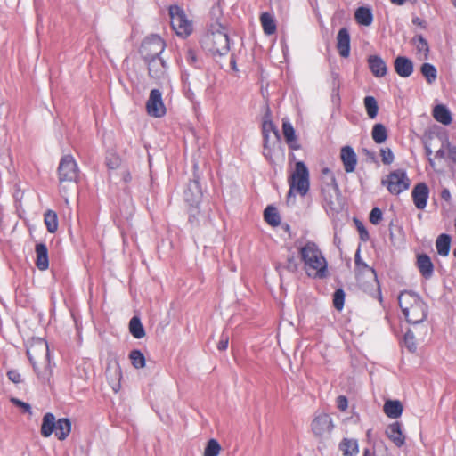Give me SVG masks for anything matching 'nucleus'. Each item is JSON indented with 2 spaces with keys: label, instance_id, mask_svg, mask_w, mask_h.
<instances>
[{
  "label": "nucleus",
  "instance_id": "obj_1",
  "mask_svg": "<svg viewBox=\"0 0 456 456\" xmlns=\"http://www.w3.org/2000/svg\"><path fill=\"white\" fill-rule=\"evenodd\" d=\"M211 14L216 16V20L210 22L207 32L200 40L201 47L212 55L224 56L230 51V38L226 27L220 22L221 10L219 5L214 6Z\"/></svg>",
  "mask_w": 456,
  "mask_h": 456
},
{
  "label": "nucleus",
  "instance_id": "obj_2",
  "mask_svg": "<svg viewBox=\"0 0 456 456\" xmlns=\"http://www.w3.org/2000/svg\"><path fill=\"white\" fill-rule=\"evenodd\" d=\"M398 303L407 322L419 324L427 319L428 305L418 293L403 290L398 296Z\"/></svg>",
  "mask_w": 456,
  "mask_h": 456
},
{
  "label": "nucleus",
  "instance_id": "obj_3",
  "mask_svg": "<svg viewBox=\"0 0 456 456\" xmlns=\"http://www.w3.org/2000/svg\"><path fill=\"white\" fill-rule=\"evenodd\" d=\"M305 270L308 276L324 278L327 276L328 264L322 252L314 241H307L299 249Z\"/></svg>",
  "mask_w": 456,
  "mask_h": 456
},
{
  "label": "nucleus",
  "instance_id": "obj_4",
  "mask_svg": "<svg viewBox=\"0 0 456 456\" xmlns=\"http://www.w3.org/2000/svg\"><path fill=\"white\" fill-rule=\"evenodd\" d=\"M289 191L287 195V201L289 202L295 198V191L305 196L309 191V171L303 161L296 163L295 170L289 178Z\"/></svg>",
  "mask_w": 456,
  "mask_h": 456
},
{
  "label": "nucleus",
  "instance_id": "obj_5",
  "mask_svg": "<svg viewBox=\"0 0 456 456\" xmlns=\"http://www.w3.org/2000/svg\"><path fill=\"white\" fill-rule=\"evenodd\" d=\"M170 23L175 34L182 37H188L193 31L191 20L187 18L184 10L178 5H170L168 8Z\"/></svg>",
  "mask_w": 456,
  "mask_h": 456
},
{
  "label": "nucleus",
  "instance_id": "obj_6",
  "mask_svg": "<svg viewBox=\"0 0 456 456\" xmlns=\"http://www.w3.org/2000/svg\"><path fill=\"white\" fill-rule=\"evenodd\" d=\"M381 184L386 185L391 194L399 195L409 189L411 182L405 170L396 169L390 172L386 179H382Z\"/></svg>",
  "mask_w": 456,
  "mask_h": 456
},
{
  "label": "nucleus",
  "instance_id": "obj_7",
  "mask_svg": "<svg viewBox=\"0 0 456 456\" xmlns=\"http://www.w3.org/2000/svg\"><path fill=\"white\" fill-rule=\"evenodd\" d=\"M165 48V41L158 35H151L142 42L139 53L144 61L162 56Z\"/></svg>",
  "mask_w": 456,
  "mask_h": 456
},
{
  "label": "nucleus",
  "instance_id": "obj_8",
  "mask_svg": "<svg viewBox=\"0 0 456 456\" xmlns=\"http://www.w3.org/2000/svg\"><path fill=\"white\" fill-rule=\"evenodd\" d=\"M57 171L60 183L77 182L79 173L77 163L71 154L61 157Z\"/></svg>",
  "mask_w": 456,
  "mask_h": 456
},
{
  "label": "nucleus",
  "instance_id": "obj_9",
  "mask_svg": "<svg viewBox=\"0 0 456 456\" xmlns=\"http://www.w3.org/2000/svg\"><path fill=\"white\" fill-rule=\"evenodd\" d=\"M39 349L42 353H45L46 358L49 357V349L47 342L43 339H38L35 346H31V347L27 349V356L32 364L33 370L37 375V378L41 379L43 382L49 381L51 371L48 369H45L44 371H39L37 362L32 355V350Z\"/></svg>",
  "mask_w": 456,
  "mask_h": 456
},
{
  "label": "nucleus",
  "instance_id": "obj_10",
  "mask_svg": "<svg viewBox=\"0 0 456 456\" xmlns=\"http://www.w3.org/2000/svg\"><path fill=\"white\" fill-rule=\"evenodd\" d=\"M146 110L150 116L161 118L166 112V107L162 99V93L159 89H152L146 102Z\"/></svg>",
  "mask_w": 456,
  "mask_h": 456
},
{
  "label": "nucleus",
  "instance_id": "obj_11",
  "mask_svg": "<svg viewBox=\"0 0 456 456\" xmlns=\"http://www.w3.org/2000/svg\"><path fill=\"white\" fill-rule=\"evenodd\" d=\"M147 66L148 75L155 80L165 79L167 76L168 64L163 56L144 61Z\"/></svg>",
  "mask_w": 456,
  "mask_h": 456
},
{
  "label": "nucleus",
  "instance_id": "obj_12",
  "mask_svg": "<svg viewBox=\"0 0 456 456\" xmlns=\"http://www.w3.org/2000/svg\"><path fill=\"white\" fill-rule=\"evenodd\" d=\"M311 428L316 437L320 439L324 438L329 436L333 429L332 419L326 413L319 414L312 421Z\"/></svg>",
  "mask_w": 456,
  "mask_h": 456
},
{
  "label": "nucleus",
  "instance_id": "obj_13",
  "mask_svg": "<svg viewBox=\"0 0 456 456\" xmlns=\"http://www.w3.org/2000/svg\"><path fill=\"white\" fill-rule=\"evenodd\" d=\"M202 197V191L198 179L191 180L184 191V200L190 207H199Z\"/></svg>",
  "mask_w": 456,
  "mask_h": 456
},
{
  "label": "nucleus",
  "instance_id": "obj_14",
  "mask_svg": "<svg viewBox=\"0 0 456 456\" xmlns=\"http://www.w3.org/2000/svg\"><path fill=\"white\" fill-rule=\"evenodd\" d=\"M411 197L415 207L418 209H424L427 207L429 198V188L425 183H417L411 191Z\"/></svg>",
  "mask_w": 456,
  "mask_h": 456
},
{
  "label": "nucleus",
  "instance_id": "obj_15",
  "mask_svg": "<svg viewBox=\"0 0 456 456\" xmlns=\"http://www.w3.org/2000/svg\"><path fill=\"white\" fill-rule=\"evenodd\" d=\"M340 158L346 173H352L355 170L357 164V156L351 146H344L341 148Z\"/></svg>",
  "mask_w": 456,
  "mask_h": 456
},
{
  "label": "nucleus",
  "instance_id": "obj_16",
  "mask_svg": "<svg viewBox=\"0 0 456 456\" xmlns=\"http://www.w3.org/2000/svg\"><path fill=\"white\" fill-rule=\"evenodd\" d=\"M368 67L376 77H383L387 73V66L385 61L377 54L370 55L367 59Z\"/></svg>",
  "mask_w": 456,
  "mask_h": 456
},
{
  "label": "nucleus",
  "instance_id": "obj_17",
  "mask_svg": "<svg viewBox=\"0 0 456 456\" xmlns=\"http://www.w3.org/2000/svg\"><path fill=\"white\" fill-rule=\"evenodd\" d=\"M394 68L401 77H409L413 73V62L406 56H397L394 61Z\"/></svg>",
  "mask_w": 456,
  "mask_h": 456
},
{
  "label": "nucleus",
  "instance_id": "obj_18",
  "mask_svg": "<svg viewBox=\"0 0 456 456\" xmlns=\"http://www.w3.org/2000/svg\"><path fill=\"white\" fill-rule=\"evenodd\" d=\"M337 48L338 53L343 58H347L350 54V34L347 28H342L337 35Z\"/></svg>",
  "mask_w": 456,
  "mask_h": 456
},
{
  "label": "nucleus",
  "instance_id": "obj_19",
  "mask_svg": "<svg viewBox=\"0 0 456 456\" xmlns=\"http://www.w3.org/2000/svg\"><path fill=\"white\" fill-rule=\"evenodd\" d=\"M416 265L422 277L426 280H428L433 276L434 265L431 258L427 254L421 253L417 255Z\"/></svg>",
  "mask_w": 456,
  "mask_h": 456
},
{
  "label": "nucleus",
  "instance_id": "obj_20",
  "mask_svg": "<svg viewBox=\"0 0 456 456\" xmlns=\"http://www.w3.org/2000/svg\"><path fill=\"white\" fill-rule=\"evenodd\" d=\"M386 435L397 447H402L405 443V436L402 431V425L398 421H395L387 427Z\"/></svg>",
  "mask_w": 456,
  "mask_h": 456
},
{
  "label": "nucleus",
  "instance_id": "obj_21",
  "mask_svg": "<svg viewBox=\"0 0 456 456\" xmlns=\"http://www.w3.org/2000/svg\"><path fill=\"white\" fill-rule=\"evenodd\" d=\"M355 276L359 282L366 280V282H378V277L374 268L368 265L365 262L355 267Z\"/></svg>",
  "mask_w": 456,
  "mask_h": 456
},
{
  "label": "nucleus",
  "instance_id": "obj_22",
  "mask_svg": "<svg viewBox=\"0 0 456 456\" xmlns=\"http://www.w3.org/2000/svg\"><path fill=\"white\" fill-rule=\"evenodd\" d=\"M37 255L36 265L40 271H45L49 267L48 249L45 243H37L35 247Z\"/></svg>",
  "mask_w": 456,
  "mask_h": 456
},
{
  "label": "nucleus",
  "instance_id": "obj_23",
  "mask_svg": "<svg viewBox=\"0 0 456 456\" xmlns=\"http://www.w3.org/2000/svg\"><path fill=\"white\" fill-rule=\"evenodd\" d=\"M71 420L69 418H61L57 420L55 431V436L58 440H65L71 432Z\"/></svg>",
  "mask_w": 456,
  "mask_h": 456
},
{
  "label": "nucleus",
  "instance_id": "obj_24",
  "mask_svg": "<svg viewBox=\"0 0 456 456\" xmlns=\"http://www.w3.org/2000/svg\"><path fill=\"white\" fill-rule=\"evenodd\" d=\"M56 419L53 413L46 412L43 416L42 425H41V435L44 437H49L54 432L56 428Z\"/></svg>",
  "mask_w": 456,
  "mask_h": 456
},
{
  "label": "nucleus",
  "instance_id": "obj_25",
  "mask_svg": "<svg viewBox=\"0 0 456 456\" xmlns=\"http://www.w3.org/2000/svg\"><path fill=\"white\" fill-rule=\"evenodd\" d=\"M411 43L415 46L419 59L428 60L430 50L427 39L422 35H417L412 38Z\"/></svg>",
  "mask_w": 456,
  "mask_h": 456
},
{
  "label": "nucleus",
  "instance_id": "obj_26",
  "mask_svg": "<svg viewBox=\"0 0 456 456\" xmlns=\"http://www.w3.org/2000/svg\"><path fill=\"white\" fill-rule=\"evenodd\" d=\"M403 404L398 400H387L384 404V412L388 418L397 419L403 413Z\"/></svg>",
  "mask_w": 456,
  "mask_h": 456
},
{
  "label": "nucleus",
  "instance_id": "obj_27",
  "mask_svg": "<svg viewBox=\"0 0 456 456\" xmlns=\"http://www.w3.org/2000/svg\"><path fill=\"white\" fill-rule=\"evenodd\" d=\"M433 116L439 123L448 126L452 123V114L447 107L444 105H436L433 110Z\"/></svg>",
  "mask_w": 456,
  "mask_h": 456
},
{
  "label": "nucleus",
  "instance_id": "obj_28",
  "mask_svg": "<svg viewBox=\"0 0 456 456\" xmlns=\"http://www.w3.org/2000/svg\"><path fill=\"white\" fill-rule=\"evenodd\" d=\"M354 17L357 23L362 26H370L373 21V14L369 7L361 6L357 8Z\"/></svg>",
  "mask_w": 456,
  "mask_h": 456
},
{
  "label": "nucleus",
  "instance_id": "obj_29",
  "mask_svg": "<svg viewBox=\"0 0 456 456\" xmlns=\"http://www.w3.org/2000/svg\"><path fill=\"white\" fill-rule=\"evenodd\" d=\"M437 253L442 256H447L451 248V236L446 233L440 234L436 241Z\"/></svg>",
  "mask_w": 456,
  "mask_h": 456
},
{
  "label": "nucleus",
  "instance_id": "obj_30",
  "mask_svg": "<svg viewBox=\"0 0 456 456\" xmlns=\"http://www.w3.org/2000/svg\"><path fill=\"white\" fill-rule=\"evenodd\" d=\"M264 217L265 222L273 227L278 226L281 223V216L277 208L271 205L265 208Z\"/></svg>",
  "mask_w": 456,
  "mask_h": 456
},
{
  "label": "nucleus",
  "instance_id": "obj_31",
  "mask_svg": "<svg viewBox=\"0 0 456 456\" xmlns=\"http://www.w3.org/2000/svg\"><path fill=\"white\" fill-rule=\"evenodd\" d=\"M260 21L264 32L266 35H273L276 31V23L273 17L268 12H263L260 16Z\"/></svg>",
  "mask_w": 456,
  "mask_h": 456
},
{
  "label": "nucleus",
  "instance_id": "obj_32",
  "mask_svg": "<svg viewBox=\"0 0 456 456\" xmlns=\"http://www.w3.org/2000/svg\"><path fill=\"white\" fill-rule=\"evenodd\" d=\"M44 222L46 226L47 231L50 233H54L58 229V216L55 211L48 209L44 214Z\"/></svg>",
  "mask_w": 456,
  "mask_h": 456
},
{
  "label": "nucleus",
  "instance_id": "obj_33",
  "mask_svg": "<svg viewBox=\"0 0 456 456\" xmlns=\"http://www.w3.org/2000/svg\"><path fill=\"white\" fill-rule=\"evenodd\" d=\"M129 331L135 338H142L145 336V330L138 316H134L129 322Z\"/></svg>",
  "mask_w": 456,
  "mask_h": 456
},
{
  "label": "nucleus",
  "instance_id": "obj_34",
  "mask_svg": "<svg viewBox=\"0 0 456 456\" xmlns=\"http://www.w3.org/2000/svg\"><path fill=\"white\" fill-rule=\"evenodd\" d=\"M331 191H338V186L337 184L335 176H331V183H327L325 187H322V194L323 196V200L330 208L333 205V195L330 192Z\"/></svg>",
  "mask_w": 456,
  "mask_h": 456
},
{
  "label": "nucleus",
  "instance_id": "obj_35",
  "mask_svg": "<svg viewBox=\"0 0 456 456\" xmlns=\"http://www.w3.org/2000/svg\"><path fill=\"white\" fill-rule=\"evenodd\" d=\"M371 135L373 141L376 143L380 144L387 139V130L383 124L378 123L373 126Z\"/></svg>",
  "mask_w": 456,
  "mask_h": 456
},
{
  "label": "nucleus",
  "instance_id": "obj_36",
  "mask_svg": "<svg viewBox=\"0 0 456 456\" xmlns=\"http://www.w3.org/2000/svg\"><path fill=\"white\" fill-rule=\"evenodd\" d=\"M421 74L426 78L428 84H433L437 77V70L436 68L428 62H425L421 65L420 68Z\"/></svg>",
  "mask_w": 456,
  "mask_h": 456
},
{
  "label": "nucleus",
  "instance_id": "obj_37",
  "mask_svg": "<svg viewBox=\"0 0 456 456\" xmlns=\"http://www.w3.org/2000/svg\"><path fill=\"white\" fill-rule=\"evenodd\" d=\"M366 112L370 118L374 119L379 112L378 102L374 96L368 95L363 100Z\"/></svg>",
  "mask_w": 456,
  "mask_h": 456
},
{
  "label": "nucleus",
  "instance_id": "obj_38",
  "mask_svg": "<svg viewBox=\"0 0 456 456\" xmlns=\"http://www.w3.org/2000/svg\"><path fill=\"white\" fill-rule=\"evenodd\" d=\"M345 456H354L358 453V443L354 439L345 438L340 444Z\"/></svg>",
  "mask_w": 456,
  "mask_h": 456
},
{
  "label": "nucleus",
  "instance_id": "obj_39",
  "mask_svg": "<svg viewBox=\"0 0 456 456\" xmlns=\"http://www.w3.org/2000/svg\"><path fill=\"white\" fill-rule=\"evenodd\" d=\"M271 133H273L275 138V143L278 147L281 145V135L279 130L276 128L272 120L265 119L262 124V134L270 135Z\"/></svg>",
  "mask_w": 456,
  "mask_h": 456
},
{
  "label": "nucleus",
  "instance_id": "obj_40",
  "mask_svg": "<svg viewBox=\"0 0 456 456\" xmlns=\"http://www.w3.org/2000/svg\"><path fill=\"white\" fill-rule=\"evenodd\" d=\"M129 359L131 360L132 365L135 369H141L145 366L146 361L145 356L139 349H134L129 353Z\"/></svg>",
  "mask_w": 456,
  "mask_h": 456
},
{
  "label": "nucleus",
  "instance_id": "obj_41",
  "mask_svg": "<svg viewBox=\"0 0 456 456\" xmlns=\"http://www.w3.org/2000/svg\"><path fill=\"white\" fill-rule=\"evenodd\" d=\"M339 88L340 81L338 74L333 72L331 81V101L336 105L340 103Z\"/></svg>",
  "mask_w": 456,
  "mask_h": 456
},
{
  "label": "nucleus",
  "instance_id": "obj_42",
  "mask_svg": "<svg viewBox=\"0 0 456 456\" xmlns=\"http://www.w3.org/2000/svg\"><path fill=\"white\" fill-rule=\"evenodd\" d=\"M221 451V445L217 440L211 438L208 441L204 450V456H218Z\"/></svg>",
  "mask_w": 456,
  "mask_h": 456
},
{
  "label": "nucleus",
  "instance_id": "obj_43",
  "mask_svg": "<svg viewBox=\"0 0 456 456\" xmlns=\"http://www.w3.org/2000/svg\"><path fill=\"white\" fill-rule=\"evenodd\" d=\"M185 60L188 65L195 69H200L202 66V61L199 59L197 52L191 48L187 50Z\"/></svg>",
  "mask_w": 456,
  "mask_h": 456
},
{
  "label": "nucleus",
  "instance_id": "obj_44",
  "mask_svg": "<svg viewBox=\"0 0 456 456\" xmlns=\"http://www.w3.org/2000/svg\"><path fill=\"white\" fill-rule=\"evenodd\" d=\"M298 265H299L297 262L295 256L292 254L288 256L284 265H280L277 266V270L281 272V269H285L289 273H295L298 270Z\"/></svg>",
  "mask_w": 456,
  "mask_h": 456
},
{
  "label": "nucleus",
  "instance_id": "obj_45",
  "mask_svg": "<svg viewBox=\"0 0 456 456\" xmlns=\"http://www.w3.org/2000/svg\"><path fill=\"white\" fill-rule=\"evenodd\" d=\"M345 296L343 289H336L333 294V305L338 311H341L344 307Z\"/></svg>",
  "mask_w": 456,
  "mask_h": 456
},
{
  "label": "nucleus",
  "instance_id": "obj_46",
  "mask_svg": "<svg viewBox=\"0 0 456 456\" xmlns=\"http://www.w3.org/2000/svg\"><path fill=\"white\" fill-rule=\"evenodd\" d=\"M282 133L285 141L291 140V138L297 136L295 129L289 119L282 120Z\"/></svg>",
  "mask_w": 456,
  "mask_h": 456
},
{
  "label": "nucleus",
  "instance_id": "obj_47",
  "mask_svg": "<svg viewBox=\"0 0 456 456\" xmlns=\"http://www.w3.org/2000/svg\"><path fill=\"white\" fill-rule=\"evenodd\" d=\"M403 341L405 344V346L408 348V350L411 353L416 351V343H415V336L413 332L411 330H408L404 336H403Z\"/></svg>",
  "mask_w": 456,
  "mask_h": 456
},
{
  "label": "nucleus",
  "instance_id": "obj_48",
  "mask_svg": "<svg viewBox=\"0 0 456 456\" xmlns=\"http://www.w3.org/2000/svg\"><path fill=\"white\" fill-rule=\"evenodd\" d=\"M380 155L385 165H390L395 159L394 153L390 148H381Z\"/></svg>",
  "mask_w": 456,
  "mask_h": 456
},
{
  "label": "nucleus",
  "instance_id": "obj_49",
  "mask_svg": "<svg viewBox=\"0 0 456 456\" xmlns=\"http://www.w3.org/2000/svg\"><path fill=\"white\" fill-rule=\"evenodd\" d=\"M382 211L379 207H374L370 213V222L372 224H379L382 220Z\"/></svg>",
  "mask_w": 456,
  "mask_h": 456
},
{
  "label": "nucleus",
  "instance_id": "obj_50",
  "mask_svg": "<svg viewBox=\"0 0 456 456\" xmlns=\"http://www.w3.org/2000/svg\"><path fill=\"white\" fill-rule=\"evenodd\" d=\"M7 377L14 384H20L22 382L21 375L17 370H8Z\"/></svg>",
  "mask_w": 456,
  "mask_h": 456
},
{
  "label": "nucleus",
  "instance_id": "obj_51",
  "mask_svg": "<svg viewBox=\"0 0 456 456\" xmlns=\"http://www.w3.org/2000/svg\"><path fill=\"white\" fill-rule=\"evenodd\" d=\"M277 144L275 143V142L273 143V146H265V148H263V155L265 156V158L269 161V163H273L274 160H273V150H274V147L276 146Z\"/></svg>",
  "mask_w": 456,
  "mask_h": 456
},
{
  "label": "nucleus",
  "instance_id": "obj_52",
  "mask_svg": "<svg viewBox=\"0 0 456 456\" xmlns=\"http://www.w3.org/2000/svg\"><path fill=\"white\" fill-rule=\"evenodd\" d=\"M229 344V335L225 332H223L220 337V340L217 344V348L220 351H224L227 349Z\"/></svg>",
  "mask_w": 456,
  "mask_h": 456
},
{
  "label": "nucleus",
  "instance_id": "obj_53",
  "mask_svg": "<svg viewBox=\"0 0 456 456\" xmlns=\"http://www.w3.org/2000/svg\"><path fill=\"white\" fill-rule=\"evenodd\" d=\"M11 402L16 405V406H19L20 407L24 412H28V413H31V406L29 403H25L18 398H12L11 399Z\"/></svg>",
  "mask_w": 456,
  "mask_h": 456
},
{
  "label": "nucleus",
  "instance_id": "obj_54",
  "mask_svg": "<svg viewBox=\"0 0 456 456\" xmlns=\"http://www.w3.org/2000/svg\"><path fill=\"white\" fill-rule=\"evenodd\" d=\"M355 222L357 224V229H358L361 240L363 241L368 240H369L368 231L366 230V228L361 222H359L358 220H355Z\"/></svg>",
  "mask_w": 456,
  "mask_h": 456
},
{
  "label": "nucleus",
  "instance_id": "obj_55",
  "mask_svg": "<svg viewBox=\"0 0 456 456\" xmlns=\"http://www.w3.org/2000/svg\"><path fill=\"white\" fill-rule=\"evenodd\" d=\"M348 406V400L345 395H339L337 398V407L341 411H345Z\"/></svg>",
  "mask_w": 456,
  "mask_h": 456
},
{
  "label": "nucleus",
  "instance_id": "obj_56",
  "mask_svg": "<svg viewBox=\"0 0 456 456\" xmlns=\"http://www.w3.org/2000/svg\"><path fill=\"white\" fill-rule=\"evenodd\" d=\"M290 151H298L301 149V144L297 136L291 138V140L285 141Z\"/></svg>",
  "mask_w": 456,
  "mask_h": 456
},
{
  "label": "nucleus",
  "instance_id": "obj_57",
  "mask_svg": "<svg viewBox=\"0 0 456 456\" xmlns=\"http://www.w3.org/2000/svg\"><path fill=\"white\" fill-rule=\"evenodd\" d=\"M189 77L188 74L184 73V90H185V96L192 100L194 97V93L190 88V83L188 82Z\"/></svg>",
  "mask_w": 456,
  "mask_h": 456
},
{
  "label": "nucleus",
  "instance_id": "obj_58",
  "mask_svg": "<svg viewBox=\"0 0 456 456\" xmlns=\"http://www.w3.org/2000/svg\"><path fill=\"white\" fill-rule=\"evenodd\" d=\"M373 456H392L387 448L383 445H376Z\"/></svg>",
  "mask_w": 456,
  "mask_h": 456
},
{
  "label": "nucleus",
  "instance_id": "obj_59",
  "mask_svg": "<svg viewBox=\"0 0 456 456\" xmlns=\"http://www.w3.org/2000/svg\"><path fill=\"white\" fill-rule=\"evenodd\" d=\"M199 207H190L189 222L191 224L198 223L196 215L199 213Z\"/></svg>",
  "mask_w": 456,
  "mask_h": 456
},
{
  "label": "nucleus",
  "instance_id": "obj_60",
  "mask_svg": "<svg viewBox=\"0 0 456 456\" xmlns=\"http://www.w3.org/2000/svg\"><path fill=\"white\" fill-rule=\"evenodd\" d=\"M119 159L118 157H113L112 159H107V166L110 169H115L118 167Z\"/></svg>",
  "mask_w": 456,
  "mask_h": 456
},
{
  "label": "nucleus",
  "instance_id": "obj_61",
  "mask_svg": "<svg viewBox=\"0 0 456 456\" xmlns=\"http://www.w3.org/2000/svg\"><path fill=\"white\" fill-rule=\"evenodd\" d=\"M448 157L452 162L456 163V146L449 145Z\"/></svg>",
  "mask_w": 456,
  "mask_h": 456
},
{
  "label": "nucleus",
  "instance_id": "obj_62",
  "mask_svg": "<svg viewBox=\"0 0 456 456\" xmlns=\"http://www.w3.org/2000/svg\"><path fill=\"white\" fill-rule=\"evenodd\" d=\"M363 261L362 260L361 258V248L360 247L357 248L356 252H355V256H354V264H355V267L356 266H359L361 264H362Z\"/></svg>",
  "mask_w": 456,
  "mask_h": 456
},
{
  "label": "nucleus",
  "instance_id": "obj_63",
  "mask_svg": "<svg viewBox=\"0 0 456 456\" xmlns=\"http://www.w3.org/2000/svg\"><path fill=\"white\" fill-rule=\"evenodd\" d=\"M441 198L445 200V201H450L451 200V192L448 189L444 188L441 191Z\"/></svg>",
  "mask_w": 456,
  "mask_h": 456
},
{
  "label": "nucleus",
  "instance_id": "obj_64",
  "mask_svg": "<svg viewBox=\"0 0 456 456\" xmlns=\"http://www.w3.org/2000/svg\"><path fill=\"white\" fill-rule=\"evenodd\" d=\"M412 23L414 25L421 27L422 28H426V21L420 19L419 17H414L412 19Z\"/></svg>",
  "mask_w": 456,
  "mask_h": 456
}]
</instances>
